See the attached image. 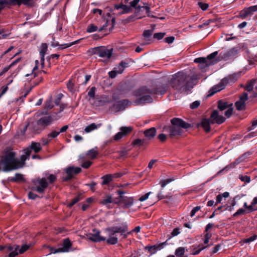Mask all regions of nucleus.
<instances>
[{
	"instance_id": "423d86ee",
	"label": "nucleus",
	"mask_w": 257,
	"mask_h": 257,
	"mask_svg": "<svg viewBox=\"0 0 257 257\" xmlns=\"http://www.w3.org/2000/svg\"><path fill=\"white\" fill-rule=\"evenodd\" d=\"M238 75L235 73L229 75L227 77H224L218 84L213 86L210 88L208 91L207 96L209 97L213 95L216 92L223 89L227 84L230 83H234L238 80Z\"/></svg>"
},
{
	"instance_id": "5fc2aeb1",
	"label": "nucleus",
	"mask_w": 257,
	"mask_h": 257,
	"mask_svg": "<svg viewBox=\"0 0 257 257\" xmlns=\"http://www.w3.org/2000/svg\"><path fill=\"white\" fill-rule=\"evenodd\" d=\"M174 180V179H167L165 180H163L160 182V184L161 187L163 188L166 185H167L169 183L171 182Z\"/></svg>"
},
{
	"instance_id": "f8f14e48",
	"label": "nucleus",
	"mask_w": 257,
	"mask_h": 257,
	"mask_svg": "<svg viewBox=\"0 0 257 257\" xmlns=\"http://www.w3.org/2000/svg\"><path fill=\"white\" fill-rule=\"evenodd\" d=\"M239 98V100L235 103L236 109L239 111L244 110L246 107L245 102L248 99L247 93H242Z\"/></svg>"
},
{
	"instance_id": "b1692460",
	"label": "nucleus",
	"mask_w": 257,
	"mask_h": 257,
	"mask_svg": "<svg viewBox=\"0 0 257 257\" xmlns=\"http://www.w3.org/2000/svg\"><path fill=\"white\" fill-rule=\"evenodd\" d=\"M144 134L145 136L149 139H152L156 134V129L154 127H151L150 128L146 130L144 132Z\"/></svg>"
},
{
	"instance_id": "6ab92c4d",
	"label": "nucleus",
	"mask_w": 257,
	"mask_h": 257,
	"mask_svg": "<svg viewBox=\"0 0 257 257\" xmlns=\"http://www.w3.org/2000/svg\"><path fill=\"white\" fill-rule=\"evenodd\" d=\"M54 107L52 98L47 99L45 103L44 110L42 111L40 113V115H44L47 114L49 110L52 109Z\"/></svg>"
},
{
	"instance_id": "0eeeda50",
	"label": "nucleus",
	"mask_w": 257,
	"mask_h": 257,
	"mask_svg": "<svg viewBox=\"0 0 257 257\" xmlns=\"http://www.w3.org/2000/svg\"><path fill=\"white\" fill-rule=\"evenodd\" d=\"M33 183L36 186L32 187V190L39 193H44L45 189L48 187V182L47 181L46 177H38L37 179L33 180Z\"/></svg>"
},
{
	"instance_id": "e2e57ef3",
	"label": "nucleus",
	"mask_w": 257,
	"mask_h": 257,
	"mask_svg": "<svg viewBox=\"0 0 257 257\" xmlns=\"http://www.w3.org/2000/svg\"><path fill=\"white\" fill-rule=\"evenodd\" d=\"M239 179L241 181H243L245 183H249L250 181V178L248 176H239Z\"/></svg>"
},
{
	"instance_id": "c756f323",
	"label": "nucleus",
	"mask_w": 257,
	"mask_h": 257,
	"mask_svg": "<svg viewBox=\"0 0 257 257\" xmlns=\"http://www.w3.org/2000/svg\"><path fill=\"white\" fill-rule=\"evenodd\" d=\"M114 8L116 10L121 9L123 10L122 14L128 13L131 11V8L130 7L122 4L115 5Z\"/></svg>"
},
{
	"instance_id": "412c9836",
	"label": "nucleus",
	"mask_w": 257,
	"mask_h": 257,
	"mask_svg": "<svg viewBox=\"0 0 257 257\" xmlns=\"http://www.w3.org/2000/svg\"><path fill=\"white\" fill-rule=\"evenodd\" d=\"M121 204H123L125 208L131 207L134 203V199L133 197L124 196L121 197Z\"/></svg>"
},
{
	"instance_id": "6e6d98bb",
	"label": "nucleus",
	"mask_w": 257,
	"mask_h": 257,
	"mask_svg": "<svg viewBox=\"0 0 257 257\" xmlns=\"http://www.w3.org/2000/svg\"><path fill=\"white\" fill-rule=\"evenodd\" d=\"M140 0H134L130 3L131 7L134 8L136 9H140L141 8V6H137V5L140 2Z\"/></svg>"
},
{
	"instance_id": "603ef678",
	"label": "nucleus",
	"mask_w": 257,
	"mask_h": 257,
	"mask_svg": "<svg viewBox=\"0 0 257 257\" xmlns=\"http://www.w3.org/2000/svg\"><path fill=\"white\" fill-rule=\"evenodd\" d=\"M198 6L203 11H206L209 7V5L208 4L204 3L201 2H199L198 3Z\"/></svg>"
},
{
	"instance_id": "9b49d317",
	"label": "nucleus",
	"mask_w": 257,
	"mask_h": 257,
	"mask_svg": "<svg viewBox=\"0 0 257 257\" xmlns=\"http://www.w3.org/2000/svg\"><path fill=\"white\" fill-rule=\"evenodd\" d=\"M60 117V116H59L58 118H54V117L51 115L44 116L37 120L38 124L42 126L44 130L46 127L50 125L54 120H57Z\"/></svg>"
},
{
	"instance_id": "4468645a",
	"label": "nucleus",
	"mask_w": 257,
	"mask_h": 257,
	"mask_svg": "<svg viewBox=\"0 0 257 257\" xmlns=\"http://www.w3.org/2000/svg\"><path fill=\"white\" fill-rule=\"evenodd\" d=\"M237 51L238 50L236 48H233L227 51H221L219 53L218 58L226 61L230 58L235 56L237 53Z\"/></svg>"
},
{
	"instance_id": "473e14b6",
	"label": "nucleus",
	"mask_w": 257,
	"mask_h": 257,
	"mask_svg": "<svg viewBox=\"0 0 257 257\" xmlns=\"http://www.w3.org/2000/svg\"><path fill=\"white\" fill-rule=\"evenodd\" d=\"M146 249H148L149 252L152 253H155L157 250H161L159 244H155L152 246H147L145 247Z\"/></svg>"
},
{
	"instance_id": "49530a36",
	"label": "nucleus",
	"mask_w": 257,
	"mask_h": 257,
	"mask_svg": "<svg viewBox=\"0 0 257 257\" xmlns=\"http://www.w3.org/2000/svg\"><path fill=\"white\" fill-rule=\"evenodd\" d=\"M20 246L19 245H15L14 250L11 251L9 255V257H15L18 254V250L19 249Z\"/></svg>"
},
{
	"instance_id": "f03ea898",
	"label": "nucleus",
	"mask_w": 257,
	"mask_h": 257,
	"mask_svg": "<svg viewBox=\"0 0 257 257\" xmlns=\"http://www.w3.org/2000/svg\"><path fill=\"white\" fill-rule=\"evenodd\" d=\"M187 75L183 72H178L172 76L169 81L171 87L178 92H187L193 88V78L187 80Z\"/></svg>"
},
{
	"instance_id": "f704fd0d",
	"label": "nucleus",
	"mask_w": 257,
	"mask_h": 257,
	"mask_svg": "<svg viewBox=\"0 0 257 257\" xmlns=\"http://www.w3.org/2000/svg\"><path fill=\"white\" fill-rule=\"evenodd\" d=\"M79 41L80 40H78L74 41V42H71V43H66V44H61V45L59 44V47H58V50H63L64 49H66L67 48H69V47L72 46L73 45H75V44H76L78 43Z\"/></svg>"
},
{
	"instance_id": "20e7f679",
	"label": "nucleus",
	"mask_w": 257,
	"mask_h": 257,
	"mask_svg": "<svg viewBox=\"0 0 257 257\" xmlns=\"http://www.w3.org/2000/svg\"><path fill=\"white\" fill-rule=\"evenodd\" d=\"M128 225L126 223L122 224V226H114L107 227L105 229L108 233L109 238L106 240L107 243L114 245L118 242V238L114 235L116 233H119L122 238H126L131 232H128Z\"/></svg>"
},
{
	"instance_id": "dca6fc26",
	"label": "nucleus",
	"mask_w": 257,
	"mask_h": 257,
	"mask_svg": "<svg viewBox=\"0 0 257 257\" xmlns=\"http://www.w3.org/2000/svg\"><path fill=\"white\" fill-rule=\"evenodd\" d=\"M257 11V5L250 6L243 9L240 13V17L242 18H245L248 16H250L255 12Z\"/></svg>"
},
{
	"instance_id": "0e129e2a",
	"label": "nucleus",
	"mask_w": 257,
	"mask_h": 257,
	"mask_svg": "<svg viewBox=\"0 0 257 257\" xmlns=\"http://www.w3.org/2000/svg\"><path fill=\"white\" fill-rule=\"evenodd\" d=\"M257 238L256 235H253L247 238H246L244 240L243 242L244 243H249L254 241Z\"/></svg>"
},
{
	"instance_id": "f257e3e1",
	"label": "nucleus",
	"mask_w": 257,
	"mask_h": 257,
	"mask_svg": "<svg viewBox=\"0 0 257 257\" xmlns=\"http://www.w3.org/2000/svg\"><path fill=\"white\" fill-rule=\"evenodd\" d=\"M167 90V87L166 86L160 84L153 85L151 88H148L147 86L142 87L135 92L136 96H140V98L136 99V103L137 104L151 103L153 101V98L148 94L163 95Z\"/></svg>"
},
{
	"instance_id": "3c124183",
	"label": "nucleus",
	"mask_w": 257,
	"mask_h": 257,
	"mask_svg": "<svg viewBox=\"0 0 257 257\" xmlns=\"http://www.w3.org/2000/svg\"><path fill=\"white\" fill-rule=\"evenodd\" d=\"M208 61L206 58L205 57H199L195 58L194 60V62L196 63L200 64H205L206 61Z\"/></svg>"
},
{
	"instance_id": "ea45409f",
	"label": "nucleus",
	"mask_w": 257,
	"mask_h": 257,
	"mask_svg": "<svg viewBox=\"0 0 257 257\" xmlns=\"http://www.w3.org/2000/svg\"><path fill=\"white\" fill-rule=\"evenodd\" d=\"M217 54H218V51H215V52L212 53L211 54L208 55L206 58H207V60L209 61V62H213V63H214V64H215L216 63V62L214 61L213 59H214L215 58V57L217 55Z\"/></svg>"
},
{
	"instance_id": "09e8293b",
	"label": "nucleus",
	"mask_w": 257,
	"mask_h": 257,
	"mask_svg": "<svg viewBox=\"0 0 257 257\" xmlns=\"http://www.w3.org/2000/svg\"><path fill=\"white\" fill-rule=\"evenodd\" d=\"M63 94L62 93H59L58 94L54 100V103L56 105H58L60 103V101L62 97H63Z\"/></svg>"
},
{
	"instance_id": "2eb2a0df",
	"label": "nucleus",
	"mask_w": 257,
	"mask_h": 257,
	"mask_svg": "<svg viewBox=\"0 0 257 257\" xmlns=\"http://www.w3.org/2000/svg\"><path fill=\"white\" fill-rule=\"evenodd\" d=\"M130 103V101L128 99H123L114 103L111 106V108L116 112H118L124 110L129 105Z\"/></svg>"
},
{
	"instance_id": "c9c22d12",
	"label": "nucleus",
	"mask_w": 257,
	"mask_h": 257,
	"mask_svg": "<svg viewBox=\"0 0 257 257\" xmlns=\"http://www.w3.org/2000/svg\"><path fill=\"white\" fill-rule=\"evenodd\" d=\"M46 178V180H48V184H52L54 183L57 180V177L54 174H47V173L45 174V177Z\"/></svg>"
},
{
	"instance_id": "2f4dec72",
	"label": "nucleus",
	"mask_w": 257,
	"mask_h": 257,
	"mask_svg": "<svg viewBox=\"0 0 257 257\" xmlns=\"http://www.w3.org/2000/svg\"><path fill=\"white\" fill-rule=\"evenodd\" d=\"M123 137L130 134L133 130L132 126H121L119 128Z\"/></svg>"
},
{
	"instance_id": "680f3d73",
	"label": "nucleus",
	"mask_w": 257,
	"mask_h": 257,
	"mask_svg": "<svg viewBox=\"0 0 257 257\" xmlns=\"http://www.w3.org/2000/svg\"><path fill=\"white\" fill-rule=\"evenodd\" d=\"M215 21V19H209L207 20L205 22H204L202 25H199L198 27L199 28H203L204 27H205L206 26L209 25L211 23L214 22Z\"/></svg>"
},
{
	"instance_id": "bb28decb",
	"label": "nucleus",
	"mask_w": 257,
	"mask_h": 257,
	"mask_svg": "<svg viewBox=\"0 0 257 257\" xmlns=\"http://www.w3.org/2000/svg\"><path fill=\"white\" fill-rule=\"evenodd\" d=\"M101 179L102 180L101 182L102 185H107L108 186L110 182H111L113 179L111 174H106L103 175L101 177Z\"/></svg>"
},
{
	"instance_id": "7c9ffc66",
	"label": "nucleus",
	"mask_w": 257,
	"mask_h": 257,
	"mask_svg": "<svg viewBox=\"0 0 257 257\" xmlns=\"http://www.w3.org/2000/svg\"><path fill=\"white\" fill-rule=\"evenodd\" d=\"M30 149L33 150L35 153H37L41 151L42 147L40 143L32 142L30 146Z\"/></svg>"
},
{
	"instance_id": "774afa93",
	"label": "nucleus",
	"mask_w": 257,
	"mask_h": 257,
	"mask_svg": "<svg viewBox=\"0 0 257 257\" xmlns=\"http://www.w3.org/2000/svg\"><path fill=\"white\" fill-rule=\"evenodd\" d=\"M257 126V119L252 121V124L251 126L247 127V131H250L253 130Z\"/></svg>"
},
{
	"instance_id": "e433bc0d",
	"label": "nucleus",
	"mask_w": 257,
	"mask_h": 257,
	"mask_svg": "<svg viewBox=\"0 0 257 257\" xmlns=\"http://www.w3.org/2000/svg\"><path fill=\"white\" fill-rule=\"evenodd\" d=\"M113 202V200L111 195H107L103 200H101L100 203L103 205L107 206L108 204Z\"/></svg>"
},
{
	"instance_id": "9d476101",
	"label": "nucleus",
	"mask_w": 257,
	"mask_h": 257,
	"mask_svg": "<svg viewBox=\"0 0 257 257\" xmlns=\"http://www.w3.org/2000/svg\"><path fill=\"white\" fill-rule=\"evenodd\" d=\"M92 54L98 55L100 57L110 58L112 54V49H107L102 47H95L92 49Z\"/></svg>"
},
{
	"instance_id": "69168bd1",
	"label": "nucleus",
	"mask_w": 257,
	"mask_h": 257,
	"mask_svg": "<svg viewBox=\"0 0 257 257\" xmlns=\"http://www.w3.org/2000/svg\"><path fill=\"white\" fill-rule=\"evenodd\" d=\"M175 40V37L173 36H170L166 37L164 39V41L165 43H167L168 44H171Z\"/></svg>"
},
{
	"instance_id": "13d9d810",
	"label": "nucleus",
	"mask_w": 257,
	"mask_h": 257,
	"mask_svg": "<svg viewBox=\"0 0 257 257\" xmlns=\"http://www.w3.org/2000/svg\"><path fill=\"white\" fill-rule=\"evenodd\" d=\"M96 88L95 87H92L88 92V96L92 98L95 97V92Z\"/></svg>"
},
{
	"instance_id": "864d4df0",
	"label": "nucleus",
	"mask_w": 257,
	"mask_h": 257,
	"mask_svg": "<svg viewBox=\"0 0 257 257\" xmlns=\"http://www.w3.org/2000/svg\"><path fill=\"white\" fill-rule=\"evenodd\" d=\"M245 213H246V211L243 208H241L238 209L237 211L233 214V216L236 217L237 216L244 214Z\"/></svg>"
},
{
	"instance_id": "cd10ccee",
	"label": "nucleus",
	"mask_w": 257,
	"mask_h": 257,
	"mask_svg": "<svg viewBox=\"0 0 257 257\" xmlns=\"http://www.w3.org/2000/svg\"><path fill=\"white\" fill-rule=\"evenodd\" d=\"M128 66V63L121 61L118 65L114 68V69L117 72L118 74H121L124 69Z\"/></svg>"
},
{
	"instance_id": "ddd939ff",
	"label": "nucleus",
	"mask_w": 257,
	"mask_h": 257,
	"mask_svg": "<svg viewBox=\"0 0 257 257\" xmlns=\"http://www.w3.org/2000/svg\"><path fill=\"white\" fill-rule=\"evenodd\" d=\"M209 118L211 124L217 123L218 124H220L223 123L226 119L224 116L219 114V112L217 110H213L212 111Z\"/></svg>"
},
{
	"instance_id": "79ce46f5",
	"label": "nucleus",
	"mask_w": 257,
	"mask_h": 257,
	"mask_svg": "<svg viewBox=\"0 0 257 257\" xmlns=\"http://www.w3.org/2000/svg\"><path fill=\"white\" fill-rule=\"evenodd\" d=\"M97 128L96 124L95 123H91L85 128V132L89 133Z\"/></svg>"
},
{
	"instance_id": "bf43d9fd",
	"label": "nucleus",
	"mask_w": 257,
	"mask_h": 257,
	"mask_svg": "<svg viewBox=\"0 0 257 257\" xmlns=\"http://www.w3.org/2000/svg\"><path fill=\"white\" fill-rule=\"evenodd\" d=\"M200 104V102L199 100H196L193 102L191 103L190 105V107L192 109L197 108Z\"/></svg>"
},
{
	"instance_id": "338daca9",
	"label": "nucleus",
	"mask_w": 257,
	"mask_h": 257,
	"mask_svg": "<svg viewBox=\"0 0 257 257\" xmlns=\"http://www.w3.org/2000/svg\"><path fill=\"white\" fill-rule=\"evenodd\" d=\"M157 138L161 142H164L166 141L167 135L164 134H160L158 136Z\"/></svg>"
},
{
	"instance_id": "58836bf2",
	"label": "nucleus",
	"mask_w": 257,
	"mask_h": 257,
	"mask_svg": "<svg viewBox=\"0 0 257 257\" xmlns=\"http://www.w3.org/2000/svg\"><path fill=\"white\" fill-rule=\"evenodd\" d=\"M81 194H78L77 196L74 197L71 201L68 204L67 207L68 208H71L74 204L77 203L79 201H80L81 199Z\"/></svg>"
},
{
	"instance_id": "c03bdc74",
	"label": "nucleus",
	"mask_w": 257,
	"mask_h": 257,
	"mask_svg": "<svg viewBox=\"0 0 257 257\" xmlns=\"http://www.w3.org/2000/svg\"><path fill=\"white\" fill-rule=\"evenodd\" d=\"M60 134V132L56 131H52L47 135L48 138L51 140L52 139L56 138Z\"/></svg>"
},
{
	"instance_id": "a19ab883",
	"label": "nucleus",
	"mask_w": 257,
	"mask_h": 257,
	"mask_svg": "<svg viewBox=\"0 0 257 257\" xmlns=\"http://www.w3.org/2000/svg\"><path fill=\"white\" fill-rule=\"evenodd\" d=\"M185 248L183 247H179L177 248L175 250V255L177 256H182L184 254Z\"/></svg>"
},
{
	"instance_id": "393cba45",
	"label": "nucleus",
	"mask_w": 257,
	"mask_h": 257,
	"mask_svg": "<svg viewBox=\"0 0 257 257\" xmlns=\"http://www.w3.org/2000/svg\"><path fill=\"white\" fill-rule=\"evenodd\" d=\"M8 181L12 182L19 183L25 181V179L22 174L16 173L14 177H9Z\"/></svg>"
},
{
	"instance_id": "052dcab7",
	"label": "nucleus",
	"mask_w": 257,
	"mask_h": 257,
	"mask_svg": "<svg viewBox=\"0 0 257 257\" xmlns=\"http://www.w3.org/2000/svg\"><path fill=\"white\" fill-rule=\"evenodd\" d=\"M165 34V33H156L154 34L153 37L154 39H156L159 40L162 39L164 37Z\"/></svg>"
},
{
	"instance_id": "c85d7f7f",
	"label": "nucleus",
	"mask_w": 257,
	"mask_h": 257,
	"mask_svg": "<svg viewBox=\"0 0 257 257\" xmlns=\"http://www.w3.org/2000/svg\"><path fill=\"white\" fill-rule=\"evenodd\" d=\"M256 80L252 79L247 82L245 86L244 87L245 90L247 92L251 91L253 90V86L255 84Z\"/></svg>"
},
{
	"instance_id": "a878e982",
	"label": "nucleus",
	"mask_w": 257,
	"mask_h": 257,
	"mask_svg": "<svg viewBox=\"0 0 257 257\" xmlns=\"http://www.w3.org/2000/svg\"><path fill=\"white\" fill-rule=\"evenodd\" d=\"M208 246L209 245L205 246L202 244H200L196 246L193 247V248L191 250V254L194 255H197L201 252V251H202V250L204 249L205 248H207Z\"/></svg>"
},
{
	"instance_id": "a211bd4d",
	"label": "nucleus",
	"mask_w": 257,
	"mask_h": 257,
	"mask_svg": "<svg viewBox=\"0 0 257 257\" xmlns=\"http://www.w3.org/2000/svg\"><path fill=\"white\" fill-rule=\"evenodd\" d=\"M210 124H211V123L210 120V118H203L201 119L200 122L197 123V126L198 127L201 126L205 132L208 133L210 131Z\"/></svg>"
},
{
	"instance_id": "7ed1b4c3",
	"label": "nucleus",
	"mask_w": 257,
	"mask_h": 257,
	"mask_svg": "<svg viewBox=\"0 0 257 257\" xmlns=\"http://www.w3.org/2000/svg\"><path fill=\"white\" fill-rule=\"evenodd\" d=\"M16 153L8 152L2 157L0 160V171L9 172L21 168L20 161L16 159Z\"/></svg>"
},
{
	"instance_id": "8fccbe9b",
	"label": "nucleus",
	"mask_w": 257,
	"mask_h": 257,
	"mask_svg": "<svg viewBox=\"0 0 257 257\" xmlns=\"http://www.w3.org/2000/svg\"><path fill=\"white\" fill-rule=\"evenodd\" d=\"M30 247V245L23 244L21 247L18 249L20 254H23Z\"/></svg>"
},
{
	"instance_id": "1a4fd4ad",
	"label": "nucleus",
	"mask_w": 257,
	"mask_h": 257,
	"mask_svg": "<svg viewBox=\"0 0 257 257\" xmlns=\"http://www.w3.org/2000/svg\"><path fill=\"white\" fill-rule=\"evenodd\" d=\"M81 168L78 167L69 166L65 169L67 176L63 177L62 181L67 182L73 178L75 175H77L81 172Z\"/></svg>"
},
{
	"instance_id": "4d7b16f0",
	"label": "nucleus",
	"mask_w": 257,
	"mask_h": 257,
	"mask_svg": "<svg viewBox=\"0 0 257 257\" xmlns=\"http://www.w3.org/2000/svg\"><path fill=\"white\" fill-rule=\"evenodd\" d=\"M74 85L71 80H69L67 83V87L69 91L73 92L74 90Z\"/></svg>"
},
{
	"instance_id": "4c0bfd02",
	"label": "nucleus",
	"mask_w": 257,
	"mask_h": 257,
	"mask_svg": "<svg viewBox=\"0 0 257 257\" xmlns=\"http://www.w3.org/2000/svg\"><path fill=\"white\" fill-rule=\"evenodd\" d=\"M98 154V152L95 150L94 149L90 150L87 153V155L88 156L89 158L92 160L95 159Z\"/></svg>"
},
{
	"instance_id": "f3484780",
	"label": "nucleus",
	"mask_w": 257,
	"mask_h": 257,
	"mask_svg": "<svg viewBox=\"0 0 257 257\" xmlns=\"http://www.w3.org/2000/svg\"><path fill=\"white\" fill-rule=\"evenodd\" d=\"M93 234H91L89 239L94 242H100L106 240L105 237L100 235V231L96 229H93Z\"/></svg>"
},
{
	"instance_id": "72a5a7b5",
	"label": "nucleus",
	"mask_w": 257,
	"mask_h": 257,
	"mask_svg": "<svg viewBox=\"0 0 257 257\" xmlns=\"http://www.w3.org/2000/svg\"><path fill=\"white\" fill-rule=\"evenodd\" d=\"M48 50V46L46 43H42L41 45V50L40 51V54L41 57H42V60H44V58Z\"/></svg>"
},
{
	"instance_id": "37998d69",
	"label": "nucleus",
	"mask_w": 257,
	"mask_h": 257,
	"mask_svg": "<svg viewBox=\"0 0 257 257\" xmlns=\"http://www.w3.org/2000/svg\"><path fill=\"white\" fill-rule=\"evenodd\" d=\"M143 4H144V6L141 7V8H143L144 9H145L146 10V13L147 14V16L148 17L154 18V16L153 15L151 16L150 15L151 11H150V7L149 5L146 3H144Z\"/></svg>"
},
{
	"instance_id": "39448f33",
	"label": "nucleus",
	"mask_w": 257,
	"mask_h": 257,
	"mask_svg": "<svg viewBox=\"0 0 257 257\" xmlns=\"http://www.w3.org/2000/svg\"><path fill=\"white\" fill-rule=\"evenodd\" d=\"M172 125L164 128L165 131L169 134V137L173 138L178 136H181L183 130L181 128L187 129L191 127V124L187 123L183 119L174 117L171 120Z\"/></svg>"
},
{
	"instance_id": "aec40b11",
	"label": "nucleus",
	"mask_w": 257,
	"mask_h": 257,
	"mask_svg": "<svg viewBox=\"0 0 257 257\" xmlns=\"http://www.w3.org/2000/svg\"><path fill=\"white\" fill-rule=\"evenodd\" d=\"M107 21L106 22V24L102 26L99 29H98V27L94 24H91L88 26L87 28L86 29V32L88 33H92L97 30L99 32H101L104 30L105 28L107 27Z\"/></svg>"
},
{
	"instance_id": "4be33fe9",
	"label": "nucleus",
	"mask_w": 257,
	"mask_h": 257,
	"mask_svg": "<svg viewBox=\"0 0 257 257\" xmlns=\"http://www.w3.org/2000/svg\"><path fill=\"white\" fill-rule=\"evenodd\" d=\"M29 129H31L32 131L35 134H39L44 130L42 126L38 124V121H37L36 122H32L30 123Z\"/></svg>"
},
{
	"instance_id": "de8ad7c7",
	"label": "nucleus",
	"mask_w": 257,
	"mask_h": 257,
	"mask_svg": "<svg viewBox=\"0 0 257 257\" xmlns=\"http://www.w3.org/2000/svg\"><path fill=\"white\" fill-rule=\"evenodd\" d=\"M153 34V30H145L143 32V37L147 40L150 38Z\"/></svg>"
},
{
	"instance_id": "a18cd8bd",
	"label": "nucleus",
	"mask_w": 257,
	"mask_h": 257,
	"mask_svg": "<svg viewBox=\"0 0 257 257\" xmlns=\"http://www.w3.org/2000/svg\"><path fill=\"white\" fill-rule=\"evenodd\" d=\"M214 63H213V62H209V61L208 60V61H206L205 64H203V63L202 64L201 63L200 64H199V67L200 69L203 71L206 68H207L209 66L212 65H214Z\"/></svg>"
},
{
	"instance_id": "6e6552de",
	"label": "nucleus",
	"mask_w": 257,
	"mask_h": 257,
	"mask_svg": "<svg viewBox=\"0 0 257 257\" xmlns=\"http://www.w3.org/2000/svg\"><path fill=\"white\" fill-rule=\"evenodd\" d=\"M217 108L220 111H223L227 109L224 113L225 116L227 118L230 117L232 114L233 108L232 103H229L228 102L224 100H219L217 102Z\"/></svg>"
},
{
	"instance_id": "5701e85b",
	"label": "nucleus",
	"mask_w": 257,
	"mask_h": 257,
	"mask_svg": "<svg viewBox=\"0 0 257 257\" xmlns=\"http://www.w3.org/2000/svg\"><path fill=\"white\" fill-rule=\"evenodd\" d=\"M72 243L71 242L70 240L68 238H65L63 240L62 247H59L60 250L61 252H67L69 251V248L71 247Z\"/></svg>"
}]
</instances>
